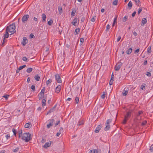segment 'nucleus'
<instances>
[{"label": "nucleus", "mask_w": 153, "mask_h": 153, "mask_svg": "<svg viewBox=\"0 0 153 153\" xmlns=\"http://www.w3.org/2000/svg\"><path fill=\"white\" fill-rule=\"evenodd\" d=\"M61 89V86L60 85H58L56 88L55 92L59 93Z\"/></svg>", "instance_id": "11"}, {"label": "nucleus", "mask_w": 153, "mask_h": 153, "mask_svg": "<svg viewBox=\"0 0 153 153\" xmlns=\"http://www.w3.org/2000/svg\"><path fill=\"white\" fill-rule=\"evenodd\" d=\"M28 42L27 39H23V40L21 42L23 46H25Z\"/></svg>", "instance_id": "12"}, {"label": "nucleus", "mask_w": 153, "mask_h": 153, "mask_svg": "<svg viewBox=\"0 0 153 153\" xmlns=\"http://www.w3.org/2000/svg\"><path fill=\"white\" fill-rule=\"evenodd\" d=\"M143 113V112L141 111H139V112H138V114H137V119H138V117H139V116L142 113Z\"/></svg>", "instance_id": "39"}, {"label": "nucleus", "mask_w": 153, "mask_h": 153, "mask_svg": "<svg viewBox=\"0 0 153 153\" xmlns=\"http://www.w3.org/2000/svg\"><path fill=\"white\" fill-rule=\"evenodd\" d=\"M105 127L104 128V130L105 131H107L109 130L110 128V125H108L106 124H105Z\"/></svg>", "instance_id": "18"}, {"label": "nucleus", "mask_w": 153, "mask_h": 153, "mask_svg": "<svg viewBox=\"0 0 153 153\" xmlns=\"http://www.w3.org/2000/svg\"><path fill=\"white\" fill-rule=\"evenodd\" d=\"M80 31V29L79 28H77L75 29V32L76 34H78Z\"/></svg>", "instance_id": "47"}, {"label": "nucleus", "mask_w": 153, "mask_h": 153, "mask_svg": "<svg viewBox=\"0 0 153 153\" xmlns=\"http://www.w3.org/2000/svg\"><path fill=\"white\" fill-rule=\"evenodd\" d=\"M128 92V90L127 88H125L122 92V94L123 96H126Z\"/></svg>", "instance_id": "9"}, {"label": "nucleus", "mask_w": 153, "mask_h": 153, "mask_svg": "<svg viewBox=\"0 0 153 153\" xmlns=\"http://www.w3.org/2000/svg\"><path fill=\"white\" fill-rule=\"evenodd\" d=\"M55 123V120L53 119L50 120L49 123L47 125V128H49L51 126H52Z\"/></svg>", "instance_id": "6"}, {"label": "nucleus", "mask_w": 153, "mask_h": 153, "mask_svg": "<svg viewBox=\"0 0 153 153\" xmlns=\"http://www.w3.org/2000/svg\"><path fill=\"white\" fill-rule=\"evenodd\" d=\"M105 92H103V94L101 96V98L104 99L105 97Z\"/></svg>", "instance_id": "37"}, {"label": "nucleus", "mask_w": 153, "mask_h": 153, "mask_svg": "<svg viewBox=\"0 0 153 153\" xmlns=\"http://www.w3.org/2000/svg\"><path fill=\"white\" fill-rule=\"evenodd\" d=\"M95 18L96 16H94L93 17H92L91 19V21L92 22H94L95 21Z\"/></svg>", "instance_id": "46"}, {"label": "nucleus", "mask_w": 153, "mask_h": 153, "mask_svg": "<svg viewBox=\"0 0 153 153\" xmlns=\"http://www.w3.org/2000/svg\"><path fill=\"white\" fill-rule=\"evenodd\" d=\"M60 122V121L59 120L57 122H56L55 124V126H56L59 124V123Z\"/></svg>", "instance_id": "57"}, {"label": "nucleus", "mask_w": 153, "mask_h": 153, "mask_svg": "<svg viewBox=\"0 0 153 153\" xmlns=\"http://www.w3.org/2000/svg\"><path fill=\"white\" fill-rule=\"evenodd\" d=\"M117 17L114 18V21L112 24V26L113 27L114 25L117 23Z\"/></svg>", "instance_id": "23"}, {"label": "nucleus", "mask_w": 153, "mask_h": 153, "mask_svg": "<svg viewBox=\"0 0 153 153\" xmlns=\"http://www.w3.org/2000/svg\"><path fill=\"white\" fill-rule=\"evenodd\" d=\"M57 106V104H56L52 108H51V109L52 111H55V109L56 108V107Z\"/></svg>", "instance_id": "50"}, {"label": "nucleus", "mask_w": 153, "mask_h": 153, "mask_svg": "<svg viewBox=\"0 0 153 153\" xmlns=\"http://www.w3.org/2000/svg\"><path fill=\"white\" fill-rule=\"evenodd\" d=\"M51 141L50 142H47L43 146V147L45 149H47L48 147L50 146L51 144Z\"/></svg>", "instance_id": "10"}, {"label": "nucleus", "mask_w": 153, "mask_h": 153, "mask_svg": "<svg viewBox=\"0 0 153 153\" xmlns=\"http://www.w3.org/2000/svg\"><path fill=\"white\" fill-rule=\"evenodd\" d=\"M146 75L147 76L149 77V76H151V74L149 72H147L146 73Z\"/></svg>", "instance_id": "54"}, {"label": "nucleus", "mask_w": 153, "mask_h": 153, "mask_svg": "<svg viewBox=\"0 0 153 153\" xmlns=\"http://www.w3.org/2000/svg\"><path fill=\"white\" fill-rule=\"evenodd\" d=\"M7 40L6 39H3V40L2 42V43L1 44V45L2 46H4V43L6 42Z\"/></svg>", "instance_id": "43"}, {"label": "nucleus", "mask_w": 153, "mask_h": 153, "mask_svg": "<svg viewBox=\"0 0 153 153\" xmlns=\"http://www.w3.org/2000/svg\"><path fill=\"white\" fill-rule=\"evenodd\" d=\"M42 18L43 21L44 22L45 21L46 19V16L45 14H42Z\"/></svg>", "instance_id": "29"}, {"label": "nucleus", "mask_w": 153, "mask_h": 153, "mask_svg": "<svg viewBox=\"0 0 153 153\" xmlns=\"http://www.w3.org/2000/svg\"><path fill=\"white\" fill-rule=\"evenodd\" d=\"M58 10L60 14H61L62 13V7L60 6H59L58 7Z\"/></svg>", "instance_id": "22"}, {"label": "nucleus", "mask_w": 153, "mask_h": 153, "mask_svg": "<svg viewBox=\"0 0 153 153\" xmlns=\"http://www.w3.org/2000/svg\"><path fill=\"white\" fill-rule=\"evenodd\" d=\"M52 81V80L51 79H49L48 80L46 81V85H48L49 84L51 83Z\"/></svg>", "instance_id": "31"}, {"label": "nucleus", "mask_w": 153, "mask_h": 153, "mask_svg": "<svg viewBox=\"0 0 153 153\" xmlns=\"http://www.w3.org/2000/svg\"><path fill=\"white\" fill-rule=\"evenodd\" d=\"M29 16L28 14L24 15L22 18V21L23 23H25L28 20Z\"/></svg>", "instance_id": "4"}, {"label": "nucleus", "mask_w": 153, "mask_h": 153, "mask_svg": "<svg viewBox=\"0 0 153 153\" xmlns=\"http://www.w3.org/2000/svg\"><path fill=\"white\" fill-rule=\"evenodd\" d=\"M142 11V8H140L139 9L138 11V14H140L141 11Z\"/></svg>", "instance_id": "62"}, {"label": "nucleus", "mask_w": 153, "mask_h": 153, "mask_svg": "<svg viewBox=\"0 0 153 153\" xmlns=\"http://www.w3.org/2000/svg\"><path fill=\"white\" fill-rule=\"evenodd\" d=\"M139 51H140L139 49H137L135 51L134 53H138L139 52Z\"/></svg>", "instance_id": "63"}, {"label": "nucleus", "mask_w": 153, "mask_h": 153, "mask_svg": "<svg viewBox=\"0 0 153 153\" xmlns=\"http://www.w3.org/2000/svg\"><path fill=\"white\" fill-rule=\"evenodd\" d=\"M9 96V95H4L3 97L5 98V99L7 100V99L8 98V97Z\"/></svg>", "instance_id": "61"}, {"label": "nucleus", "mask_w": 153, "mask_h": 153, "mask_svg": "<svg viewBox=\"0 0 153 153\" xmlns=\"http://www.w3.org/2000/svg\"><path fill=\"white\" fill-rule=\"evenodd\" d=\"M128 18V17L127 16H125L123 18V22H125Z\"/></svg>", "instance_id": "49"}, {"label": "nucleus", "mask_w": 153, "mask_h": 153, "mask_svg": "<svg viewBox=\"0 0 153 153\" xmlns=\"http://www.w3.org/2000/svg\"><path fill=\"white\" fill-rule=\"evenodd\" d=\"M45 88L44 87L43 88L41 91L40 92L39 94L42 96H43L44 95V94L45 91Z\"/></svg>", "instance_id": "17"}, {"label": "nucleus", "mask_w": 153, "mask_h": 153, "mask_svg": "<svg viewBox=\"0 0 153 153\" xmlns=\"http://www.w3.org/2000/svg\"><path fill=\"white\" fill-rule=\"evenodd\" d=\"M123 63L121 62H118L116 65L114 67V69L116 71H118L122 65Z\"/></svg>", "instance_id": "3"}, {"label": "nucleus", "mask_w": 153, "mask_h": 153, "mask_svg": "<svg viewBox=\"0 0 153 153\" xmlns=\"http://www.w3.org/2000/svg\"><path fill=\"white\" fill-rule=\"evenodd\" d=\"M32 126L31 124L30 123H26L25 125V128H30Z\"/></svg>", "instance_id": "13"}, {"label": "nucleus", "mask_w": 153, "mask_h": 153, "mask_svg": "<svg viewBox=\"0 0 153 153\" xmlns=\"http://www.w3.org/2000/svg\"><path fill=\"white\" fill-rule=\"evenodd\" d=\"M7 140L10 137V135L9 134H8L5 136Z\"/></svg>", "instance_id": "55"}, {"label": "nucleus", "mask_w": 153, "mask_h": 153, "mask_svg": "<svg viewBox=\"0 0 153 153\" xmlns=\"http://www.w3.org/2000/svg\"><path fill=\"white\" fill-rule=\"evenodd\" d=\"M34 78L35 79V80L37 81H39L40 79V76L38 74H36Z\"/></svg>", "instance_id": "16"}, {"label": "nucleus", "mask_w": 153, "mask_h": 153, "mask_svg": "<svg viewBox=\"0 0 153 153\" xmlns=\"http://www.w3.org/2000/svg\"><path fill=\"white\" fill-rule=\"evenodd\" d=\"M53 22L52 19H51L48 22V24L49 25H51L53 23Z\"/></svg>", "instance_id": "36"}, {"label": "nucleus", "mask_w": 153, "mask_h": 153, "mask_svg": "<svg viewBox=\"0 0 153 153\" xmlns=\"http://www.w3.org/2000/svg\"><path fill=\"white\" fill-rule=\"evenodd\" d=\"M27 59V58L25 56H24L22 57V60L24 61H26Z\"/></svg>", "instance_id": "52"}, {"label": "nucleus", "mask_w": 153, "mask_h": 153, "mask_svg": "<svg viewBox=\"0 0 153 153\" xmlns=\"http://www.w3.org/2000/svg\"><path fill=\"white\" fill-rule=\"evenodd\" d=\"M95 150L94 149L93 150H91L90 151L89 153H95Z\"/></svg>", "instance_id": "53"}, {"label": "nucleus", "mask_w": 153, "mask_h": 153, "mask_svg": "<svg viewBox=\"0 0 153 153\" xmlns=\"http://www.w3.org/2000/svg\"><path fill=\"white\" fill-rule=\"evenodd\" d=\"M46 100L45 99H43L42 100V106L43 107L46 105Z\"/></svg>", "instance_id": "24"}, {"label": "nucleus", "mask_w": 153, "mask_h": 153, "mask_svg": "<svg viewBox=\"0 0 153 153\" xmlns=\"http://www.w3.org/2000/svg\"><path fill=\"white\" fill-rule=\"evenodd\" d=\"M53 111L51 110V109L50 110L48 111V112L47 113V115H48L49 114L53 112Z\"/></svg>", "instance_id": "59"}, {"label": "nucleus", "mask_w": 153, "mask_h": 153, "mask_svg": "<svg viewBox=\"0 0 153 153\" xmlns=\"http://www.w3.org/2000/svg\"><path fill=\"white\" fill-rule=\"evenodd\" d=\"M128 120V119L125 118L124 117V119L123 120V123L124 124H125L126 123V122L127 120Z\"/></svg>", "instance_id": "34"}, {"label": "nucleus", "mask_w": 153, "mask_h": 153, "mask_svg": "<svg viewBox=\"0 0 153 153\" xmlns=\"http://www.w3.org/2000/svg\"><path fill=\"white\" fill-rule=\"evenodd\" d=\"M30 88L33 90V91H34L35 90V86L33 85L31 86Z\"/></svg>", "instance_id": "40"}, {"label": "nucleus", "mask_w": 153, "mask_h": 153, "mask_svg": "<svg viewBox=\"0 0 153 153\" xmlns=\"http://www.w3.org/2000/svg\"><path fill=\"white\" fill-rule=\"evenodd\" d=\"M63 129L62 128H60L59 131L56 134V135L57 137H59V136L60 134H61V132H63Z\"/></svg>", "instance_id": "19"}, {"label": "nucleus", "mask_w": 153, "mask_h": 153, "mask_svg": "<svg viewBox=\"0 0 153 153\" xmlns=\"http://www.w3.org/2000/svg\"><path fill=\"white\" fill-rule=\"evenodd\" d=\"M106 30H108L110 28V26L109 25H107L106 26Z\"/></svg>", "instance_id": "58"}, {"label": "nucleus", "mask_w": 153, "mask_h": 153, "mask_svg": "<svg viewBox=\"0 0 153 153\" xmlns=\"http://www.w3.org/2000/svg\"><path fill=\"white\" fill-rule=\"evenodd\" d=\"M147 123V121L146 120L144 121L142 123L141 125L142 126L145 125Z\"/></svg>", "instance_id": "51"}, {"label": "nucleus", "mask_w": 153, "mask_h": 153, "mask_svg": "<svg viewBox=\"0 0 153 153\" xmlns=\"http://www.w3.org/2000/svg\"><path fill=\"white\" fill-rule=\"evenodd\" d=\"M102 127V126L101 125H98L95 130V132L96 133L99 132Z\"/></svg>", "instance_id": "8"}, {"label": "nucleus", "mask_w": 153, "mask_h": 153, "mask_svg": "<svg viewBox=\"0 0 153 153\" xmlns=\"http://www.w3.org/2000/svg\"><path fill=\"white\" fill-rule=\"evenodd\" d=\"M147 21V20L145 18H143L141 21V25H143L144 24L146 23Z\"/></svg>", "instance_id": "15"}, {"label": "nucleus", "mask_w": 153, "mask_h": 153, "mask_svg": "<svg viewBox=\"0 0 153 153\" xmlns=\"http://www.w3.org/2000/svg\"><path fill=\"white\" fill-rule=\"evenodd\" d=\"M56 79L58 83H61L62 82L61 79L59 75L58 74H56L55 75Z\"/></svg>", "instance_id": "5"}, {"label": "nucleus", "mask_w": 153, "mask_h": 153, "mask_svg": "<svg viewBox=\"0 0 153 153\" xmlns=\"http://www.w3.org/2000/svg\"><path fill=\"white\" fill-rule=\"evenodd\" d=\"M84 124V121L83 120H82L80 121H79L78 123V125L79 126L81 125H83Z\"/></svg>", "instance_id": "30"}, {"label": "nucleus", "mask_w": 153, "mask_h": 153, "mask_svg": "<svg viewBox=\"0 0 153 153\" xmlns=\"http://www.w3.org/2000/svg\"><path fill=\"white\" fill-rule=\"evenodd\" d=\"M5 151L4 150H3L0 151V153H5Z\"/></svg>", "instance_id": "64"}, {"label": "nucleus", "mask_w": 153, "mask_h": 153, "mask_svg": "<svg viewBox=\"0 0 153 153\" xmlns=\"http://www.w3.org/2000/svg\"><path fill=\"white\" fill-rule=\"evenodd\" d=\"M149 150L151 152H153V144L150 146Z\"/></svg>", "instance_id": "45"}, {"label": "nucleus", "mask_w": 153, "mask_h": 153, "mask_svg": "<svg viewBox=\"0 0 153 153\" xmlns=\"http://www.w3.org/2000/svg\"><path fill=\"white\" fill-rule=\"evenodd\" d=\"M132 49L131 48H129L128 49V50L126 51V53L128 54H130L131 52L132 51Z\"/></svg>", "instance_id": "21"}, {"label": "nucleus", "mask_w": 153, "mask_h": 153, "mask_svg": "<svg viewBox=\"0 0 153 153\" xmlns=\"http://www.w3.org/2000/svg\"><path fill=\"white\" fill-rule=\"evenodd\" d=\"M53 111L51 110V109L50 110L48 111V112L47 113V115H48L49 114L53 112Z\"/></svg>", "instance_id": "60"}, {"label": "nucleus", "mask_w": 153, "mask_h": 153, "mask_svg": "<svg viewBox=\"0 0 153 153\" xmlns=\"http://www.w3.org/2000/svg\"><path fill=\"white\" fill-rule=\"evenodd\" d=\"M112 120L111 119H109L107 120L105 124L109 125V124L111 122Z\"/></svg>", "instance_id": "26"}, {"label": "nucleus", "mask_w": 153, "mask_h": 153, "mask_svg": "<svg viewBox=\"0 0 153 153\" xmlns=\"http://www.w3.org/2000/svg\"><path fill=\"white\" fill-rule=\"evenodd\" d=\"M79 98L77 97H76L75 100V101L76 103H78L79 101Z\"/></svg>", "instance_id": "38"}, {"label": "nucleus", "mask_w": 153, "mask_h": 153, "mask_svg": "<svg viewBox=\"0 0 153 153\" xmlns=\"http://www.w3.org/2000/svg\"><path fill=\"white\" fill-rule=\"evenodd\" d=\"M15 28L16 27L15 25L14 24H12L7 27L6 30L7 31H8L9 33H11L10 34V35H11L16 32Z\"/></svg>", "instance_id": "2"}, {"label": "nucleus", "mask_w": 153, "mask_h": 153, "mask_svg": "<svg viewBox=\"0 0 153 153\" xmlns=\"http://www.w3.org/2000/svg\"><path fill=\"white\" fill-rule=\"evenodd\" d=\"M114 79H111L109 82V84L110 85H111L113 84Z\"/></svg>", "instance_id": "48"}, {"label": "nucleus", "mask_w": 153, "mask_h": 153, "mask_svg": "<svg viewBox=\"0 0 153 153\" xmlns=\"http://www.w3.org/2000/svg\"><path fill=\"white\" fill-rule=\"evenodd\" d=\"M76 13V10H75L74 11H72L71 12V16H74Z\"/></svg>", "instance_id": "42"}, {"label": "nucleus", "mask_w": 153, "mask_h": 153, "mask_svg": "<svg viewBox=\"0 0 153 153\" xmlns=\"http://www.w3.org/2000/svg\"><path fill=\"white\" fill-rule=\"evenodd\" d=\"M22 130L19 131V138H20L22 136Z\"/></svg>", "instance_id": "41"}, {"label": "nucleus", "mask_w": 153, "mask_h": 153, "mask_svg": "<svg viewBox=\"0 0 153 153\" xmlns=\"http://www.w3.org/2000/svg\"><path fill=\"white\" fill-rule=\"evenodd\" d=\"M19 150V147H17L15 149L13 150V151L14 152H18Z\"/></svg>", "instance_id": "32"}, {"label": "nucleus", "mask_w": 153, "mask_h": 153, "mask_svg": "<svg viewBox=\"0 0 153 153\" xmlns=\"http://www.w3.org/2000/svg\"><path fill=\"white\" fill-rule=\"evenodd\" d=\"M30 38H33L34 37V35L33 34H31L30 35Z\"/></svg>", "instance_id": "56"}, {"label": "nucleus", "mask_w": 153, "mask_h": 153, "mask_svg": "<svg viewBox=\"0 0 153 153\" xmlns=\"http://www.w3.org/2000/svg\"><path fill=\"white\" fill-rule=\"evenodd\" d=\"M78 19L77 18H76L74 19L73 20V21L72 22V24L73 25H76V24L77 23Z\"/></svg>", "instance_id": "14"}, {"label": "nucleus", "mask_w": 153, "mask_h": 153, "mask_svg": "<svg viewBox=\"0 0 153 153\" xmlns=\"http://www.w3.org/2000/svg\"><path fill=\"white\" fill-rule=\"evenodd\" d=\"M117 2H118V0H115L113 2V4L114 5H116L117 4Z\"/></svg>", "instance_id": "44"}, {"label": "nucleus", "mask_w": 153, "mask_h": 153, "mask_svg": "<svg viewBox=\"0 0 153 153\" xmlns=\"http://www.w3.org/2000/svg\"><path fill=\"white\" fill-rule=\"evenodd\" d=\"M31 135L29 133H24L22 136L21 138L25 142H28L31 139Z\"/></svg>", "instance_id": "1"}, {"label": "nucleus", "mask_w": 153, "mask_h": 153, "mask_svg": "<svg viewBox=\"0 0 153 153\" xmlns=\"http://www.w3.org/2000/svg\"><path fill=\"white\" fill-rule=\"evenodd\" d=\"M12 131L13 133V134L15 136H16V134L17 132L16 130L14 129V128H13L12 129Z\"/></svg>", "instance_id": "33"}, {"label": "nucleus", "mask_w": 153, "mask_h": 153, "mask_svg": "<svg viewBox=\"0 0 153 153\" xmlns=\"http://www.w3.org/2000/svg\"><path fill=\"white\" fill-rule=\"evenodd\" d=\"M26 66V65H24L22 66H20L18 68H19V70H20L24 68H25Z\"/></svg>", "instance_id": "35"}, {"label": "nucleus", "mask_w": 153, "mask_h": 153, "mask_svg": "<svg viewBox=\"0 0 153 153\" xmlns=\"http://www.w3.org/2000/svg\"><path fill=\"white\" fill-rule=\"evenodd\" d=\"M147 51L148 53H150L151 52V46H149L148 47Z\"/></svg>", "instance_id": "25"}, {"label": "nucleus", "mask_w": 153, "mask_h": 153, "mask_svg": "<svg viewBox=\"0 0 153 153\" xmlns=\"http://www.w3.org/2000/svg\"><path fill=\"white\" fill-rule=\"evenodd\" d=\"M132 113L131 111H129L126 112V115L125 116V117L127 118L128 119L130 118L131 115V114Z\"/></svg>", "instance_id": "7"}, {"label": "nucleus", "mask_w": 153, "mask_h": 153, "mask_svg": "<svg viewBox=\"0 0 153 153\" xmlns=\"http://www.w3.org/2000/svg\"><path fill=\"white\" fill-rule=\"evenodd\" d=\"M8 31L6 30L5 33L4 34V38H7L9 36Z\"/></svg>", "instance_id": "20"}, {"label": "nucleus", "mask_w": 153, "mask_h": 153, "mask_svg": "<svg viewBox=\"0 0 153 153\" xmlns=\"http://www.w3.org/2000/svg\"><path fill=\"white\" fill-rule=\"evenodd\" d=\"M33 71V68H28L26 70L28 73H30Z\"/></svg>", "instance_id": "27"}, {"label": "nucleus", "mask_w": 153, "mask_h": 153, "mask_svg": "<svg viewBox=\"0 0 153 153\" xmlns=\"http://www.w3.org/2000/svg\"><path fill=\"white\" fill-rule=\"evenodd\" d=\"M128 6L130 8V9H131L132 6V4L131 1H130L128 3Z\"/></svg>", "instance_id": "28"}]
</instances>
